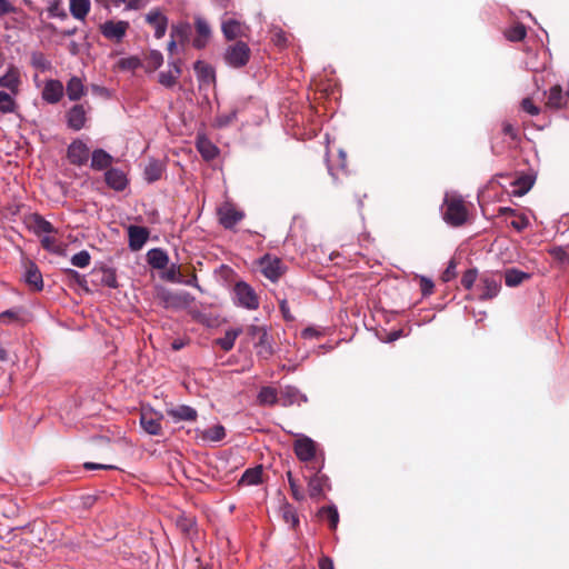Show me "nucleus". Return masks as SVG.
<instances>
[{
  "instance_id": "nucleus-1",
  "label": "nucleus",
  "mask_w": 569,
  "mask_h": 569,
  "mask_svg": "<svg viewBox=\"0 0 569 569\" xmlns=\"http://www.w3.org/2000/svg\"><path fill=\"white\" fill-rule=\"evenodd\" d=\"M251 343L260 362L268 361L274 355L273 337L263 326H251Z\"/></svg>"
},
{
  "instance_id": "nucleus-2",
  "label": "nucleus",
  "mask_w": 569,
  "mask_h": 569,
  "mask_svg": "<svg viewBox=\"0 0 569 569\" xmlns=\"http://www.w3.org/2000/svg\"><path fill=\"white\" fill-rule=\"evenodd\" d=\"M443 207V219L447 223L459 227L466 222L468 211L461 197L446 196Z\"/></svg>"
},
{
  "instance_id": "nucleus-3",
  "label": "nucleus",
  "mask_w": 569,
  "mask_h": 569,
  "mask_svg": "<svg viewBox=\"0 0 569 569\" xmlns=\"http://www.w3.org/2000/svg\"><path fill=\"white\" fill-rule=\"evenodd\" d=\"M259 271L270 281H278L286 272V266L282 260L270 253L264 254L258 260Z\"/></svg>"
},
{
  "instance_id": "nucleus-4",
  "label": "nucleus",
  "mask_w": 569,
  "mask_h": 569,
  "mask_svg": "<svg viewBox=\"0 0 569 569\" xmlns=\"http://www.w3.org/2000/svg\"><path fill=\"white\" fill-rule=\"evenodd\" d=\"M163 415L151 407L142 408L140 412V426L150 436H160Z\"/></svg>"
},
{
  "instance_id": "nucleus-5",
  "label": "nucleus",
  "mask_w": 569,
  "mask_h": 569,
  "mask_svg": "<svg viewBox=\"0 0 569 569\" xmlns=\"http://www.w3.org/2000/svg\"><path fill=\"white\" fill-rule=\"evenodd\" d=\"M129 27V22L124 20H108L100 24V32L106 39L120 42L126 37Z\"/></svg>"
},
{
  "instance_id": "nucleus-6",
  "label": "nucleus",
  "mask_w": 569,
  "mask_h": 569,
  "mask_svg": "<svg viewBox=\"0 0 569 569\" xmlns=\"http://www.w3.org/2000/svg\"><path fill=\"white\" fill-rule=\"evenodd\" d=\"M244 212L237 209L232 203L224 202L218 208L219 222L226 229L233 228L239 221L244 219Z\"/></svg>"
},
{
  "instance_id": "nucleus-7",
  "label": "nucleus",
  "mask_w": 569,
  "mask_h": 569,
  "mask_svg": "<svg viewBox=\"0 0 569 569\" xmlns=\"http://www.w3.org/2000/svg\"><path fill=\"white\" fill-rule=\"evenodd\" d=\"M90 149L81 139H74L68 147L67 157L70 163L81 167L89 160Z\"/></svg>"
},
{
  "instance_id": "nucleus-8",
  "label": "nucleus",
  "mask_w": 569,
  "mask_h": 569,
  "mask_svg": "<svg viewBox=\"0 0 569 569\" xmlns=\"http://www.w3.org/2000/svg\"><path fill=\"white\" fill-rule=\"evenodd\" d=\"M88 121V109L82 103L72 106L66 112V122L69 129L80 131Z\"/></svg>"
},
{
  "instance_id": "nucleus-9",
  "label": "nucleus",
  "mask_w": 569,
  "mask_h": 569,
  "mask_svg": "<svg viewBox=\"0 0 569 569\" xmlns=\"http://www.w3.org/2000/svg\"><path fill=\"white\" fill-rule=\"evenodd\" d=\"M479 288L481 290L479 295L480 300H489L495 298L501 288V276L500 274H483L480 278Z\"/></svg>"
},
{
  "instance_id": "nucleus-10",
  "label": "nucleus",
  "mask_w": 569,
  "mask_h": 569,
  "mask_svg": "<svg viewBox=\"0 0 569 569\" xmlns=\"http://www.w3.org/2000/svg\"><path fill=\"white\" fill-rule=\"evenodd\" d=\"M249 59V48L242 41L229 47L224 53L226 62L234 68L246 64Z\"/></svg>"
},
{
  "instance_id": "nucleus-11",
  "label": "nucleus",
  "mask_w": 569,
  "mask_h": 569,
  "mask_svg": "<svg viewBox=\"0 0 569 569\" xmlns=\"http://www.w3.org/2000/svg\"><path fill=\"white\" fill-rule=\"evenodd\" d=\"M146 22L154 29V38L161 39L164 37L168 29V17L159 9L150 10L146 17Z\"/></svg>"
},
{
  "instance_id": "nucleus-12",
  "label": "nucleus",
  "mask_w": 569,
  "mask_h": 569,
  "mask_svg": "<svg viewBox=\"0 0 569 569\" xmlns=\"http://www.w3.org/2000/svg\"><path fill=\"white\" fill-rule=\"evenodd\" d=\"M296 456L301 461H310L316 457V442L306 436L300 437L293 443Z\"/></svg>"
},
{
  "instance_id": "nucleus-13",
  "label": "nucleus",
  "mask_w": 569,
  "mask_h": 569,
  "mask_svg": "<svg viewBox=\"0 0 569 569\" xmlns=\"http://www.w3.org/2000/svg\"><path fill=\"white\" fill-rule=\"evenodd\" d=\"M569 102V90L563 91L561 86L556 84L549 89L546 107L559 110L566 108Z\"/></svg>"
},
{
  "instance_id": "nucleus-14",
  "label": "nucleus",
  "mask_w": 569,
  "mask_h": 569,
  "mask_svg": "<svg viewBox=\"0 0 569 569\" xmlns=\"http://www.w3.org/2000/svg\"><path fill=\"white\" fill-rule=\"evenodd\" d=\"M104 181L109 188L118 192L123 191L129 184L127 174L121 169L112 167L106 170Z\"/></svg>"
},
{
  "instance_id": "nucleus-15",
  "label": "nucleus",
  "mask_w": 569,
  "mask_h": 569,
  "mask_svg": "<svg viewBox=\"0 0 569 569\" xmlns=\"http://www.w3.org/2000/svg\"><path fill=\"white\" fill-rule=\"evenodd\" d=\"M64 88L60 80L50 79L44 82L41 97L51 104L58 103L63 97Z\"/></svg>"
},
{
  "instance_id": "nucleus-16",
  "label": "nucleus",
  "mask_w": 569,
  "mask_h": 569,
  "mask_svg": "<svg viewBox=\"0 0 569 569\" xmlns=\"http://www.w3.org/2000/svg\"><path fill=\"white\" fill-rule=\"evenodd\" d=\"M194 27L197 36L192 40V46L196 49H203L211 38V28L207 20L201 17L194 19Z\"/></svg>"
},
{
  "instance_id": "nucleus-17",
  "label": "nucleus",
  "mask_w": 569,
  "mask_h": 569,
  "mask_svg": "<svg viewBox=\"0 0 569 569\" xmlns=\"http://www.w3.org/2000/svg\"><path fill=\"white\" fill-rule=\"evenodd\" d=\"M149 230L146 227L140 226H129L128 227V238H129V248L133 251L140 250L149 239Z\"/></svg>"
},
{
  "instance_id": "nucleus-18",
  "label": "nucleus",
  "mask_w": 569,
  "mask_h": 569,
  "mask_svg": "<svg viewBox=\"0 0 569 569\" xmlns=\"http://www.w3.org/2000/svg\"><path fill=\"white\" fill-rule=\"evenodd\" d=\"M196 148L206 161L213 160L219 154L218 147L203 133H198Z\"/></svg>"
},
{
  "instance_id": "nucleus-19",
  "label": "nucleus",
  "mask_w": 569,
  "mask_h": 569,
  "mask_svg": "<svg viewBox=\"0 0 569 569\" xmlns=\"http://www.w3.org/2000/svg\"><path fill=\"white\" fill-rule=\"evenodd\" d=\"M21 77L19 70L11 66L4 74L0 77V88L7 89L13 94H19Z\"/></svg>"
},
{
  "instance_id": "nucleus-20",
  "label": "nucleus",
  "mask_w": 569,
  "mask_h": 569,
  "mask_svg": "<svg viewBox=\"0 0 569 569\" xmlns=\"http://www.w3.org/2000/svg\"><path fill=\"white\" fill-rule=\"evenodd\" d=\"M180 60L169 62V70L159 73V82L166 88H172L181 76Z\"/></svg>"
},
{
  "instance_id": "nucleus-21",
  "label": "nucleus",
  "mask_w": 569,
  "mask_h": 569,
  "mask_svg": "<svg viewBox=\"0 0 569 569\" xmlns=\"http://www.w3.org/2000/svg\"><path fill=\"white\" fill-rule=\"evenodd\" d=\"M113 162V157L103 149H94L91 153V163L90 167L93 170H108L111 168Z\"/></svg>"
},
{
  "instance_id": "nucleus-22",
  "label": "nucleus",
  "mask_w": 569,
  "mask_h": 569,
  "mask_svg": "<svg viewBox=\"0 0 569 569\" xmlns=\"http://www.w3.org/2000/svg\"><path fill=\"white\" fill-rule=\"evenodd\" d=\"M23 278L26 283L30 286L33 290L41 291L43 289L42 274L34 262H29L27 264Z\"/></svg>"
},
{
  "instance_id": "nucleus-23",
  "label": "nucleus",
  "mask_w": 569,
  "mask_h": 569,
  "mask_svg": "<svg viewBox=\"0 0 569 569\" xmlns=\"http://www.w3.org/2000/svg\"><path fill=\"white\" fill-rule=\"evenodd\" d=\"M168 416H170L176 422L179 421H194L198 417V412L194 408L180 405L178 407L171 408L167 410Z\"/></svg>"
},
{
  "instance_id": "nucleus-24",
  "label": "nucleus",
  "mask_w": 569,
  "mask_h": 569,
  "mask_svg": "<svg viewBox=\"0 0 569 569\" xmlns=\"http://www.w3.org/2000/svg\"><path fill=\"white\" fill-rule=\"evenodd\" d=\"M147 262L153 269H166L169 262L168 253L161 248H153L147 252Z\"/></svg>"
},
{
  "instance_id": "nucleus-25",
  "label": "nucleus",
  "mask_w": 569,
  "mask_h": 569,
  "mask_svg": "<svg viewBox=\"0 0 569 569\" xmlns=\"http://www.w3.org/2000/svg\"><path fill=\"white\" fill-rule=\"evenodd\" d=\"M66 92L71 101H79L87 92L83 81L77 77H71L66 86Z\"/></svg>"
},
{
  "instance_id": "nucleus-26",
  "label": "nucleus",
  "mask_w": 569,
  "mask_h": 569,
  "mask_svg": "<svg viewBox=\"0 0 569 569\" xmlns=\"http://www.w3.org/2000/svg\"><path fill=\"white\" fill-rule=\"evenodd\" d=\"M164 170L166 166L162 161L151 159L143 171L144 180L149 183L156 182L161 179Z\"/></svg>"
},
{
  "instance_id": "nucleus-27",
  "label": "nucleus",
  "mask_w": 569,
  "mask_h": 569,
  "mask_svg": "<svg viewBox=\"0 0 569 569\" xmlns=\"http://www.w3.org/2000/svg\"><path fill=\"white\" fill-rule=\"evenodd\" d=\"M232 300L237 306L249 308V284L238 281L232 290Z\"/></svg>"
},
{
  "instance_id": "nucleus-28",
  "label": "nucleus",
  "mask_w": 569,
  "mask_h": 569,
  "mask_svg": "<svg viewBox=\"0 0 569 569\" xmlns=\"http://www.w3.org/2000/svg\"><path fill=\"white\" fill-rule=\"evenodd\" d=\"M328 478L323 475L316 473L308 481V492L311 498H320L323 496V489Z\"/></svg>"
},
{
  "instance_id": "nucleus-29",
  "label": "nucleus",
  "mask_w": 569,
  "mask_h": 569,
  "mask_svg": "<svg viewBox=\"0 0 569 569\" xmlns=\"http://www.w3.org/2000/svg\"><path fill=\"white\" fill-rule=\"evenodd\" d=\"M278 401L277 389L271 386H266L260 389L257 395V403L263 407H272Z\"/></svg>"
},
{
  "instance_id": "nucleus-30",
  "label": "nucleus",
  "mask_w": 569,
  "mask_h": 569,
  "mask_svg": "<svg viewBox=\"0 0 569 569\" xmlns=\"http://www.w3.org/2000/svg\"><path fill=\"white\" fill-rule=\"evenodd\" d=\"M193 69L196 71L197 77L200 82L211 83L214 81V78H216L214 70L208 63H206L201 60H198L194 62Z\"/></svg>"
},
{
  "instance_id": "nucleus-31",
  "label": "nucleus",
  "mask_w": 569,
  "mask_h": 569,
  "mask_svg": "<svg viewBox=\"0 0 569 569\" xmlns=\"http://www.w3.org/2000/svg\"><path fill=\"white\" fill-rule=\"evenodd\" d=\"M90 7V0H70V13L74 19L84 20Z\"/></svg>"
},
{
  "instance_id": "nucleus-32",
  "label": "nucleus",
  "mask_w": 569,
  "mask_h": 569,
  "mask_svg": "<svg viewBox=\"0 0 569 569\" xmlns=\"http://www.w3.org/2000/svg\"><path fill=\"white\" fill-rule=\"evenodd\" d=\"M221 30L226 39L233 40L241 34V23L233 18L224 19Z\"/></svg>"
},
{
  "instance_id": "nucleus-33",
  "label": "nucleus",
  "mask_w": 569,
  "mask_h": 569,
  "mask_svg": "<svg viewBox=\"0 0 569 569\" xmlns=\"http://www.w3.org/2000/svg\"><path fill=\"white\" fill-rule=\"evenodd\" d=\"M529 278V273L515 268L508 269L505 272V281L508 287H517Z\"/></svg>"
},
{
  "instance_id": "nucleus-34",
  "label": "nucleus",
  "mask_w": 569,
  "mask_h": 569,
  "mask_svg": "<svg viewBox=\"0 0 569 569\" xmlns=\"http://www.w3.org/2000/svg\"><path fill=\"white\" fill-rule=\"evenodd\" d=\"M18 94H13L9 91L0 90V112L1 113H12L17 109L16 97Z\"/></svg>"
},
{
  "instance_id": "nucleus-35",
  "label": "nucleus",
  "mask_w": 569,
  "mask_h": 569,
  "mask_svg": "<svg viewBox=\"0 0 569 569\" xmlns=\"http://www.w3.org/2000/svg\"><path fill=\"white\" fill-rule=\"evenodd\" d=\"M322 520L328 521L331 530H336L339 522V513L335 506L322 507L319 512Z\"/></svg>"
},
{
  "instance_id": "nucleus-36",
  "label": "nucleus",
  "mask_w": 569,
  "mask_h": 569,
  "mask_svg": "<svg viewBox=\"0 0 569 569\" xmlns=\"http://www.w3.org/2000/svg\"><path fill=\"white\" fill-rule=\"evenodd\" d=\"M532 184L533 180L529 176H521L512 182V194L515 197H522L531 189Z\"/></svg>"
},
{
  "instance_id": "nucleus-37",
  "label": "nucleus",
  "mask_w": 569,
  "mask_h": 569,
  "mask_svg": "<svg viewBox=\"0 0 569 569\" xmlns=\"http://www.w3.org/2000/svg\"><path fill=\"white\" fill-rule=\"evenodd\" d=\"M241 329L234 328L226 331L224 336L217 339V345L224 351H229L233 348L237 337L240 335Z\"/></svg>"
},
{
  "instance_id": "nucleus-38",
  "label": "nucleus",
  "mask_w": 569,
  "mask_h": 569,
  "mask_svg": "<svg viewBox=\"0 0 569 569\" xmlns=\"http://www.w3.org/2000/svg\"><path fill=\"white\" fill-rule=\"evenodd\" d=\"M283 397H284V402H283L284 406H290V405H295V403L300 405L301 402L307 401V397L305 395H302L295 387H287L283 392Z\"/></svg>"
},
{
  "instance_id": "nucleus-39",
  "label": "nucleus",
  "mask_w": 569,
  "mask_h": 569,
  "mask_svg": "<svg viewBox=\"0 0 569 569\" xmlns=\"http://www.w3.org/2000/svg\"><path fill=\"white\" fill-rule=\"evenodd\" d=\"M226 436L224 428L221 425H216L201 435L203 441L218 442L221 441Z\"/></svg>"
},
{
  "instance_id": "nucleus-40",
  "label": "nucleus",
  "mask_w": 569,
  "mask_h": 569,
  "mask_svg": "<svg viewBox=\"0 0 569 569\" xmlns=\"http://www.w3.org/2000/svg\"><path fill=\"white\" fill-rule=\"evenodd\" d=\"M527 36V29L522 23H517L505 30V37L512 42L522 41Z\"/></svg>"
},
{
  "instance_id": "nucleus-41",
  "label": "nucleus",
  "mask_w": 569,
  "mask_h": 569,
  "mask_svg": "<svg viewBox=\"0 0 569 569\" xmlns=\"http://www.w3.org/2000/svg\"><path fill=\"white\" fill-rule=\"evenodd\" d=\"M32 220H33L34 230L37 232L47 233V234L57 232L53 224L50 221L46 220L42 216L36 213V214H33Z\"/></svg>"
},
{
  "instance_id": "nucleus-42",
  "label": "nucleus",
  "mask_w": 569,
  "mask_h": 569,
  "mask_svg": "<svg viewBox=\"0 0 569 569\" xmlns=\"http://www.w3.org/2000/svg\"><path fill=\"white\" fill-rule=\"evenodd\" d=\"M187 26H174L171 30V40L168 43V51L170 54L173 53V51L177 48V40L178 38H183L187 36Z\"/></svg>"
},
{
  "instance_id": "nucleus-43",
  "label": "nucleus",
  "mask_w": 569,
  "mask_h": 569,
  "mask_svg": "<svg viewBox=\"0 0 569 569\" xmlns=\"http://www.w3.org/2000/svg\"><path fill=\"white\" fill-rule=\"evenodd\" d=\"M101 283L108 288H117L118 287V280H117V273L116 270L112 268H103L101 270Z\"/></svg>"
},
{
  "instance_id": "nucleus-44",
  "label": "nucleus",
  "mask_w": 569,
  "mask_h": 569,
  "mask_svg": "<svg viewBox=\"0 0 569 569\" xmlns=\"http://www.w3.org/2000/svg\"><path fill=\"white\" fill-rule=\"evenodd\" d=\"M91 257L87 250H81L71 257V263L78 268H87L90 264Z\"/></svg>"
},
{
  "instance_id": "nucleus-45",
  "label": "nucleus",
  "mask_w": 569,
  "mask_h": 569,
  "mask_svg": "<svg viewBox=\"0 0 569 569\" xmlns=\"http://www.w3.org/2000/svg\"><path fill=\"white\" fill-rule=\"evenodd\" d=\"M31 63L34 68L40 69L41 71H46L51 68V62L42 52H33L31 56Z\"/></svg>"
},
{
  "instance_id": "nucleus-46",
  "label": "nucleus",
  "mask_w": 569,
  "mask_h": 569,
  "mask_svg": "<svg viewBox=\"0 0 569 569\" xmlns=\"http://www.w3.org/2000/svg\"><path fill=\"white\" fill-rule=\"evenodd\" d=\"M163 279L177 283L181 281L180 267L176 263H172L163 273Z\"/></svg>"
},
{
  "instance_id": "nucleus-47",
  "label": "nucleus",
  "mask_w": 569,
  "mask_h": 569,
  "mask_svg": "<svg viewBox=\"0 0 569 569\" xmlns=\"http://www.w3.org/2000/svg\"><path fill=\"white\" fill-rule=\"evenodd\" d=\"M477 277L478 273L476 269H468L461 278V284L465 289L470 290L475 284Z\"/></svg>"
},
{
  "instance_id": "nucleus-48",
  "label": "nucleus",
  "mask_w": 569,
  "mask_h": 569,
  "mask_svg": "<svg viewBox=\"0 0 569 569\" xmlns=\"http://www.w3.org/2000/svg\"><path fill=\"white\" fill-rule=\"evenodd\" d=\"M287 476H288V481H289L292 497L298 501L303 500L305 495H303L302 490L300 489V487L298 486L296 479L292 477V473L290 471H288Z\"/></svg>"
},
{
  "instance_id": "nucleus-49",
  "label": "nucleus",
  "mask_w": 569,
  "mask_h": 569,
  "mask_svg": "<svg viewBox=\"0 0 569 569\" xmlns=\"http://www.w3.org/2000/svg\"><path fill=\"white\" fill-rule=\"evenodd\" d=\"M147 62L153 69H158L163 63V56L158 50H151L147 57Z\"/></svg>"
},
{
  "instance_id": "nucleus-50",
  "label": "nucleus",
  "mask_w": 569,
  "mask_h": 569,
  "mask_svg": "<svg viewBox=\"0 0 569 569\" xmlns=\"http://www.w3.org/2000/svg\"><path fill=\"white\" fill-rule=\"evenodd\" d=\"M521 108L525 112L529 113L530 116H538L540 112L539 107H537L531 98H525L521 101Z\"/></svg>"
},
{
  "instance_id": "nucleus-51",
  "label": "nucleus",
  "mask_w": 569,
  "mask_h": 569,
  "mask_svg": "<svg viewBox=\"0 0 569 569\" xmlns=\"http://www.w3.org/2000/svg\"><path fill=\"white\" fill-rule=\"evenodd\" d=\"M516 219H513L511 222H510V226L516 229L517 231H522L525 230L528 226H529V220L526 216L523 214H517L515 216Z\"/></svg>"
},
{
  "instance_id": "nucleus-52",
  "label": "nucleus",
  "mask_w": 569,
  "mask_h": 569,
  "mask_svg": "<svg viewBox=\"0 0 569 569\" xmlns=\"http://www.w3.org/2000/svg\"><path fill=\"white\" fill-rule=\"evenodd\" d=\"M264 481L263 479V467L261 465H258L253 468H251V486L252 485H260Z\"/></svg>"
},
{
  "instance_id": "nucleus-53",
  "label": "nucleus",
  "mask_w": 569,
  "mask_h": 569,
  "mask_svg": "<svg viewBox=\"0 0 569 569\" xmlns=\"http://www.w3.org/2000/svg\"><path fill=\"white\" fill-rule=\"evenodd\" d=\"M419 284L423 296H430L433 292L435 284L431 279L421 277Z\"/></svg>"
},
{
  "instance_id": "nucleus-54",
  "label": "nucleus",
  "mask_w": 569,
  "mask_h": 569,
  "mask_svg": "<svg viewBox=\"0 0 569 569\" xmlns=\"http://www.w3.org/2000/svg\"><path fill=\"white\" fill-rule=\"evenodd\" d=\"M18 320V312L14 310H6L0 313V323L10 325Z\"/></svg>"
},
{
  "instance_id": "nucleus-55",
  "label": "nucleus",
  "mask_w": 569,
  "mask_h": 569,
  "mask_svg": "<svg viewBox=\"0 0 569 569\" xmlns=\"http://www.w3.org/2000/svg\"><path fill=\"white\" fill-rule=\"evenodd\" d=\"M501 131L505 136H508L513 141H517L519 138L517 129L508 121L502 122Z\"/></svg>"
},
{
  "instance_id": "nucleus-56",
  "label": "nucleus",
  "mask_w": 569,
  "mask_h": 569,
  "mask_svg": "<svg viewBox=\"0 0 569 569\" xmlns=\"http://www.w3.org/2000/svg\"><path fill=\"white\" fill-rule=\"evenodd\" d=\"M272 42L277 46V47H280V48H283L287 46L288 43V38L286 36V33L282 31V30H276L273 33H272V38H271Z\"/></svg>"
},
{
  "instance_id": "nucleus-57",
  "label": "nucleus",
  "mask_w": 569,
  "mask_h": 569,
  "mask_svg": "<svg viewBox=\"0 0 569 569\" xmlns=\"http://www.w3.org/2000/svg\"><path fill=\"white\" fill-rule=\"evenodd\" d=\"M456 267H457L456 261L450 260L448 267L441 274L442 281L448 282L456 277Z\"/></svg>"
},
{
  "instance_id": "nucleus-58",
  "label": "nucleus",
  "mask_w": 569,
  "mask_h": 569,
  "mask_svg": "<svg viewBox=\"0 0 569 569\" xmlns=\"http://www.w3.org/2000/svg\"><path fill=\"white\" fill-rule=\"evenodd\" d=\"M16 7L9 0H0V17L16 13Z\"/></svg>"
},
{
  "instance_id": "nucleus-59",
  "label": "nucleus",
  "mask_w": 569,
  "mask_h": 569,
  "mask_svg": "<svg viewBox=\"0 0 569 569\" xmlns=\"http://www.w3.org/2000/svg\"><path fill=\"white\" fill-rule=\"evenodd\" d=\"M236 119V111H231L228 114H221L217 117L216 122L218 127H224L231 123Z\"/></svg>"
},
{
  "instance_id": "nucleus-60",
  "label": "nucleus",
  "mask_w": 569,
  "mask_h": 569,
  "mask_svg": "<svg viewBox=\"0 0 569 569\" xmlns=\"http://www.w3.org/2000/svg\"><path fill=\"white\" fill-rule=\"evenodd\" d=\"M254 109L257 110L256 124H262L268 119V110L263 106L254 107Z\"/></svg>"
},
{
  "instance_id": "nucleus-61",
  "label": "nucleus",
  "mask_w": 569,
  "mask_h": 569,
  "mask_svg": "<svg viewBox=\"0 0 569 569\" xmlns=\"http://www.w3.org/2000/svg\"><path fill=\"white\" fill-rule=\"evenodd\" d=\"M84 469L87 470H112L116 469L112 465H102V463H94V462H86L83 465Z\"/></svg>"
},
{
  "instance_id": "nucleus-62",
  "label": "nucleus",
  "mask_w": 569,
  "mask_h": 569,
  "mask_svg": "<svg viewBox=\"0 0 569 569\" xmlns=\"http://www.w3.org/2000/svg\"><path fill=\"white\" fill-rule=\"evenodd\" d=\"M283 518L286 520L287 523H290L292 528H295L296 526H298L299 523V518L298 516L296 515V512H293L292 510L288 509L284 511L283 513Z\"/></svg>"
},
{
  "instance_id": "nucleus-63",
  "label": "nucleus",
  "mask_w": 569,
  "mask_h": 569,
  "mask_svg": "<svg viewBox=\"0 0 569 569\" xmlns=\"http://www.w3.org/2000/svg\"><path fill=\"white\" fill-rule=\"evenodd\" d=\"M178 526L186 532L190 531L194 526V520L192 518L181 517L178 520Z\"/></svg>"
},
{
  "instance_id": "nucleus-64",
  "label": "nucleus",
  "mask_w": 569,
  "mask_h": 569,
  "mask_svg": "<svg viewBox=\"0 0 569 569\" xmlns=\"http://www.w3.org/2000/svg\"><path fill=\"white\" fill-rule=\"evenodd\" d=\"M147 4L146 0H127L126 9L127 10H139L142 9Z\"/></svg>"
}]
</instances>
